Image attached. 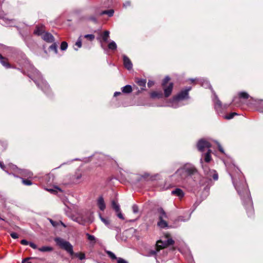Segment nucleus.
<instances>
[{
    "instance_id": "obj_60",
    "label": "nucleus",
    "mask_w": 263,
    "mask_h": 263,
    "mask_svg": "<svg viewBox=\"0 0 263 263\" xmlns=\"http://www.w3.org/2000/svg\"><path fill=\"white\" fill-rule=\"evenodd\" d=\"M46 46L45 45H44L43 46V49H44V50L45 52H46H46H47V51H46Z\"/></svg>"
},
{
    "instance_id": "obj_11",
    "label": "nucleus",
    "mask_w": 263,
    "mask_h": 263,
    "mask_svg": "<svg viewBox=\"0 0 263 263\" xmlns=\"http://www.w3.org/2000/svg\"><path fill=\"white\" fill-rule=\"evenodd\" d=\"M123 60L125 67L128 70L132 69L133 68V64L130 59L126 55H123Z\"/></svg>"
},
{
    "instance_id": "obj_29",
    "label": "nucleus",
    "mask_w": 263,
    "mask_h": 263,
    "mask_svg": "<svg viewBox=\"0 0 263 263\" xmlns=\"http://www.w3.org/2000/svg\"><path fill=\"white\" fill-rule=\"evenodd\" d=\"M39 250L43 252H51L53 250V248L50 246H43L42 247L39 248Z\"/></svg>"
},
{
    "instance_id": "obj_19",
    "label": "nucleus",
    "mask_w": 263,
    "mask_h": 263,
    "mask_svg": "<svg viewBox=\"0 0 263 263\" xmlns=\"http://www.w3.org/2000/svg\"><path fill=\"white\" fill-rule=\"evenodd\" d=\"M200 83L201 84V85L202 87H203L205 88H211V85L210 82L205 79H200Z\"/></svg>"
},
{
    "instance_id": "obj_44",
    "label": "nucleus",
    "mask_w": 263,
    "mask_h": 263,
    "mask_svg": "<svg viewBox=\"0 0 263 263\" xmlns=\"http://www.w3.org/2000/svg\"><path fill=\"white\" fill-rule=\"evenodd\" d=\"M23 183L24 184L26 185H30L32 184V182L28 179H23Z\"/></svg>"
},
{
    "instance_id": "obj_50",
    "label": "nucleus",
    "mask_w": 263,
    "mask_h": 263,
    "mask_svg": "<svg viewBox=\"0 0 263 263\" xmlns=\"http://www.w3.org/2000/svg\"><path fill=\"white\" fill-rule=\"evenodd\" d=\"M130 6V1H126L124 4H123V7L124 8H127L128 7H129Z\"/></svg>"
},
{
    "instance_id": "obj_49",
    "label": "nucleus",
    "mask_w": 263,
    "mask_h": 263,
    "mask_svg": "<svg viewBox=\"0 0 263 263\" xmlns=\"http://www.w3.org/2000/svg\"><path fill=\"white\" fill-rule=\"evenodd\" d=\"M217 146H218L219 151L221 153H224V150H223V148L222 147V146H221V145L220 144V143H219L218 142H217Z\"/></svg>"
},
{
    "instance_id": "obj_28",
    "label": "nucleus",
    "mask_w": 263,
    "mask_h": 263,
    "mask_svg": "<svg viewBox=\"0 0 263 263\" xmlns=\"http://www.w3.org/2000/svg\"><path fill=\"white\" fill-rule=\"evenodd\" d=\"M109 36V31L106 30L101 35L102 39L104 42H107Z\"/></svg>"
},
{
    "instance_id": "obj_23",
    "label": "nucleus",
    "mask_w": 263,
    "mask_h": 263,
    "mask_svg": "<svg viewBox=\"0 0 263 263\" xmlns=\"http://www.w3.org/2000/svg\"><path fill=\"white\" fill-rule=\"evenodd\" d=\"M49 51H53L55 53H58V45L55 42L53 43L48 47Z\"/></svg>"
},
{
    "instance_id": "obj_62",
    "label": "nucleus",
    "mask_w": 263,
    "mask_h": 263,
    "mask_svg": "<svg viewBox=\"0 0 263 263\" xmlns=\"http://www.w3.org/2000/svg\"><path fill=\"white\" fill-rule=\"evenodd\" d=\"M192 212L190 214L187 220L189 219L190 218Z\"/></svg>"
},
{
    "instance_id": "obj_38",
    "label": "nucleus",
    "mask_w": 263,
    "mask_h": 263,
    "mask_svg": "<svg viewBox=\"0 0 263 263\" xmlns=\"http://www.w3.org/2000/svg\"><path fill=\"white\" fill-rule=\"evenodd\" d=\"M74 256L79 258L80 260H83L85 258V255L82 253H77L74 254Z\"/></svg>"
},
{
    "instance_id": "obj_52",
    "label": "nucleus",
    "mask_w": 263,
    "mask_h": 263,
    "mask_svg": "<svg viewBox=\"0 0 263 263\" xmlns=\"http://www.w3.org/2000/svg\"><path fill=\"white\" fill-rule=\"evenodd\" d=\"M29 245L33 249H37V246L33 242H30Z\"/></svg>"
},
{
    "instance_id": "obj_53",
    "label": "nucleus",
    "mask_w": 263,
    "mask_h": 263,
    "mask_svg": "<svg viewBox=\"0 0 263 263\" xmlns=\"http://www.w3.org/2000/svg\"><path fill=\"white\" fill-rule=\"evenodd\" d=\"M95 157H96V158H100V159H102V160H103V158H105V156H104V155H103L102 154H99L96 155L95 156Z\"/></svg>"
},
{
    "instance_id": "obj_31",
    "label": "nucleus",
    "mask_w": 263,
    "mask_h": 263,
    "mask_svg": "<svg viewBox=\"0 0 263 263\" xmlns=\"http://www.w3.org/2000/svg\"><path fill=\"white\" fill-rule=\"evenodd\" d=\"M108 47L110 50H115L117 49V46L115 42L112 41L108 45Z\"/></svg>"
},
{
    "instance_id": "obj_8",
    "label": "nucleus",
    "mask_w": 263,
    "mask_h": 263,
    "mask_svg": "<svg viewBox=\"0 0 263 263\" xmlns=\"http://www.w3.org/2000/svg\"><path fill=\"white\" fill-rule=\"evenodd\" d=\"M182 167L189 177H192L198 174L196 168L192 164L186 163Z\"/></svg>"
},
{
    "instance_id": "obj_32",
    "label": "nucleus",
    "mask_w": 263,
    "mask_h": 263,
    "mask_svg": "<svg viewBox=\"0 0 263 263\" xmlns=\"http://www.w3.org/2000/svg\"><path fill=\"white\" fill-rule=\"evenodd\" d=\"M239 98L247 99L250 97L249 94L245 91L240 92L238 93Z\"/></svg>"
},
{
    "instance_id": "obj_13",
    "label": "nucleus",
    "mask_w": 263,
    "mask_h": 263,
    "mask_svg": "<svg viewBox=\"0 0 263 263\" xmlns=\"http://www.w3.org/2000/svg\"><path fill=\"white\" fill-rule=\"evenodd\" d=\"M42 39L48 43H53L54 41V36L50 33L45 32L42 36Z\"/></svg>"
},
{
    "instance_id": "obj_47",
    "label": "nucleus",
    "mask_w": 263,
    "mask_h": 263,
    "mask_svg": "<svg viewBox=\"0 0 263 263\" xmlns=\"http://www.w3.org/2000/svg\"><path fill=\"white\" fill-rule=\"evenodd\" d=\"M10 236L14 239H16L18 237V235L16 233L12 232L10 233Z\"/></svg>"
},
{
    "instance_id": "obj_26",
    "label": "nucleus",
    "mask_w": 263,
    "mask_h": 263,
    "mask_svg": "<svg viewBox=\"0 0 263 263\" xmlns=\"http://www.w3.org/2000/svg\"><path fill=\"white\" fill-rule=\"evenodd\" d=\"M99 217L101 221L109 228H111V225L110 223V221L107 219L103 217L100 214H99Z\"/></svg>"
},
{
    "instance_id": "obj_33",
    "label": "nucleus",
    "mask_w": 263,
    "mask_h": 263,
    "mask_svg": "<svg viewBox=\"0 0 263 263\" xmlns=\"http://www.w3.org/2000/svg\"><path fill=\"white\" fill-rule=\"evenodd\" d=\"M86 235L87 237L88 240H89L91 243L93 245L96 243V238L93 235H90L89 233H86Z\"/></svg>"
},
{
    "instance_id": "obj_20",
    "label": "nucleus",
    "mask_w": 263,
    "mask_h": 263,
    "mask_svg": "<svg viewBox=\"0 0 263 263\" xmlns=\"http://www.w3.org/2000/svg\"><path fill=\"white\" fill-rule=\"evenodd\" d=\"M151 97L153 99H160L163 97V93L161 91H153L151 93Z\"/></svg>"
},
{
    "instance_id": "obj_43",
    "label": "nucleus",
    "mask_w": 263,
    "mask_h": 263,
    "mask_svg": "<svg viewBox=\"0 0 263 263\" xmlns=\"http://www.w3.org/2000/svg\"><path fill=\"white\" fill-rule=\"evenodd\" d=\"M132 211L134 214H137L139 212V207L137 204H133L132 206Z\"/></svg>"
},
{
    "instance_id": "obj_3",
    "label": "nucleus",
    "mask_w": 263,
    "mask_h": 263,
    "mask_svg": "<svg viewBox=\"0 0 263 263\" xmlns=\"http://www.w3.org/2000/svg\"><path fill=\"white\" fill-rule=\"evenodd\" d=\"M191 87H187L181 90L176 96H174L168 106L177 108L183 105L181 102L190 99L189 92L191 90Z\"/></svg>"
},
{
    "instance_id": "obj_17",
    "label": "nucleus",
    "mask_w": 263,
    "mask_h": 263,
    "mask_svg": "<svg viewBox=\"0 0 263 263\" xmlns=\"http://www.w3.org/2000/svg\"><path fill=\"white\" fill-rule=\"evenodd\" d=\"M172 194L176 195L180 198H182L184 195V193L183 191L179 188H177L175 190L172 191Z\"/></svg>"
},
{
    "instance_id": "obj_5",
    "label": "nucleus",
    "mask_w": 263,
    "mask_h": 263,
    "mask_svg": "<svg viewBox=\"0 0 263 263\" xmlns=\"http://www.w3.org/2000/svg\"><path fill=\"white\" fill-rule=\"evenodd\" d=\"M174 243V241L172 238H164V240L162 239L158 240L156 242V250L150 251L149 254L152 256L155 255L160 250L165 248L170 245H172Z\"/></svg>"
},
{
    "instance_id": "obj_9",
    "label": "nucleus",
    "mask_w": 263,
    "mask_h": 263,
    "mask_svg": "<svg viewBox=\"0 0 263 263\" xmlns=\"http://www.w3.org/2000/svg\"><path fill=\"white\" fill-rule=\"evenodd\" d=\"M198 149L200 152L204 151L205 148L210 149L211 146V144L206 140L201 139L199 140L197 144Z\"/></svg>"
},
{
    "instance_id": "obj_57",
    "label": "nucleus",
    "mask_w": 263,
    "mask_h": 263,
    "mask_svg": "<svg viewBox=\"0 0 263 263\" xmlns=\"http://www.w3.org/2000/svg\"><path fill=\"white\" fill-rule=\"evenodd\" d=\"M0 167L3 170L5 171V165H4L3 163L1 161H0Z\"/></svg>"
},
{
    "instance_id": "obj_39",
    "label": "nucleus",
    "mask_w": 263,
    "mask_h": 263,
    "mask_svg": "<svg viewBox=\"0 0 263 263\" xmlns=\"http://www.w3.org/2000/svg\"><path fill=\"white\" fill-rule=\"evenodd\" d=\"M107 254H108V256L111 259H117L118 258L116 257L115 254L112 253V252L110 251H107L106 252Z\"/></svg>"
},
{
    "instance_id": "obj_37",
    "label": "nucleus",
    "mask_w": 263,
    "mask_h": 263,
    "mask_svg": "<svg viewBox=\"0 0 263 263\" xmlns=\"http://www.w3.org/2000/svg\"><path fill=\"white\" fill-rule=\"evenodd\" d=\"M237 115V114L236 112H231L228 115L224 116L223 118L227 120H230V119L233 118L234 117Z\"/></svg>"
},
{
    "instance_id": "obj_56",
    "label": "nucleus",
    "mask_w": 263,
    "mask_h": 263,
    "mask_svg": "<svg viewBox=\"0 0 263 263\" xmlns=\"http://www.w3.org/2000/svg\"><path fill=\"white\" fill-rule=\"evenodd\" d=\"M50 222L53 227L57 226V222L55 221H54L53 220L50 219Z\"/></svg>"
},
{
    "instance_id": "obj_16",
    "label": "nucleus",
    "mask_w": 263,
    "mask_h": 263,
    "mask_svg": "<svg viewBox=\"0 0 263 263\" xmlns=\"http://www.w3.org/2000/svg\"><path fill=\"white\" fill-rule=\"evenodd\" d=\"M34 34L37 35H42L45 33L44 26H36L35 29L34 30Z\"/></svg>"
},
{
    "instance_id": "obj_22",
    "label": "nucleus",
    "mask_w": 263,
    "mask_h": 263,
    "mask_svg": "<svg viewBox=\"0 0 263 263\" xmlns=\"http://www.w3.org/2000/svg\"><path fill=\"white\" fill-rule=\"evenodd\" d=\"M0 63L7 68L10 67V65L7 62L6 59L0 54Z\"/></svg>"
},
{
    "instance_id": "obj_10",
    "label": "nucleus",
    "mask_w": 263,
    "mask_h": 263,
    "mask_svg": "<svg viewBox=\"0 0 263 263\" xmlns=\"http://www.w3.org/2000/svg\"><path fill=\"white\" fill-rule=\"evenodd\" d=\"M215 95V109L216 110L217 112L220 115L222 114V110L223 109H226L227 107V105H224L223 106L221 101L218 99L217 96L216 95Z\"/></svg>"
},
{
    "instance_id": "obj_63",
    "label": "nucleus",
    "mask_w": 263,
    "mask_h": 263,
    "mask_svg": "<svg viewBox=\"0 0 263 263\" xmlns=\"http://www.w3.org/2000/svg\"><path fill=\"white\" fill-rule=\"evenodd\" d=\"M190 80H191V81L192 82H194V81H195V80H194V79H190Z\"/></svg>"
},
{
    "instance_id": "obj_34",
    "label": "nucleus",
    "mask_w": 263,
    "mask_h": 263,
    "mask_svg": "<svg viewBox=\"0 0 263 263\" xmlns=\"http://www.w3.org/2000/svg\"><path fill=\"white\" fill-rule=\"evenodd\" d=\"M111 206L116 212H118L119 211V210H120L119 204L114 200L112 201L111 202Z\"/></svg>"
},
{
    "instance_id": "obj_35",
    "label": "nucleus",
    "mask_w": 263,
    "mask_h": 263,
    "mask_svg": "<svg viewBox=\"0 0 263 263\" xmlns=\"http://www.w3.org/2000/svg\"><path fill=\"white\" fill-rule=\"evenodd\" d=\"M82 36H80L77 40L75 46H77V48L76 47H74V49L75 50H78V48H80L82 47V39H81Z\"/></svg>"
},
{
    "instance_id": "obj_25",
    "label": "nucleus",
    "mask_w": 263,
    "mask_h": 263,
    "mask_svg": "<svg viewBox=\"0 0 263 263\" xmlns=\"http://www.w3.org/2000/svg\"><path fill=\"white\" fill-rule=\"evenodd\" d=\"M122 91L123 93H129L132 91V87L130 85H127L122 88Z\"/></svg>"
},
{
    "instance_id": "obj_42",
    "label": "nucleus",
    "mask_w": 263,
    "mask_h": 263,
    "mask_svg": "<svg viewBox=\"0 0 263 263\" xmlns=\"http://www.w3.org/2000/svg\"><path fill=\"white\" fill-rule=\"evenodd\" d=\"M170 80V78L169 76H166L164 79H163L162 85L163 87H165L166 85V84L168 83V82Z\"/></svg>"
},
{
    "instance_id": "obj_55",
    "label": "nucleus",
    "mask_w": 263,
    "mask_h": 263,
    "mask_svg": "<svg viewBox=\"0 0 263 263\" xmlns=\"http://www.w3.org/2000/svg\"><path fill=\"white\" fill-rule=\"evenodd\" d=\"M82 177V175L81 174H77L75 176V178L77 180L80 179Z\"/></svg>"
},
{
    "instance_id": "obj_45",
    "label": "nucleus",
    "mask_w": 263,
    "mask_h": 263,
    "mask_svg": "<svg viewBox=\"0 0 263 263\" xmlns=\"http://www.w3.org/2000/svg\"><path fill=\"white\" fill-rule=\"evenodd\" d=\"M116 212L117 213V215L119 218L123 220L124 219V217L123 214H122L121 210H119V211Z\"/></svg>"
},
{
    "instance_id": "obj_30",
    "label": "nucleus",
    "mask_w": 263,
    "mask_h": 263,
    "mask_svg": "<svg viewBox=\"0 0 263 263\" xmlns=\"http://www.w3.org/2000/svg\"><path fill=\"white\" fill-rule=\"evenodd\" d=\"M211 152H212V151L210 149H209L208 152L205 154L204 161L206 163L209 162L211 160Z\"/></svg>"
},
{
    "instance_id": "obj_27",
    "label": "nucleus",
    "mask_w": 263,
    "mask_h": 263,
    "mask_svg": "<svg viewBox=\"0 0 263 263\" xmlns=\"http://www.w3.org/2000/svg\"><path fill=\"white\" fill-rule=\"evenodd\" d=\"M256 104L257 105V109L260 112H263V100H255Z\"/></svg>"
},
{
    "instance_id": "obj_15",
    "label": "nucleus",
    "mask_w": 263,
    "mask_h": 263,
    "mask_svg": "<svg viewBox=\"0 0 263 263\" xmlns=\"http://www.w3.org/2000/svg\"><path fill=\"white\" fill-rule=\"evenodd\" d=\"M97 205L100 210L103 211L105 209L106 205L102 196L99 197L98 199Z\"/></svg>"
},
{
    "instance_id": "obj_59",
    "label": "nucleus",
    "mask_w": 263,
    "mask_h": 263,
    "mask_svg": "<svg viewBox=\"0 0 263 263\" xmlns=\"http://www.w3.org/2000/svg\"><path fill=\"white\" fill-rule=\"evenodd\" d=\"M238 99V98H234V99L233 100V102H234V103L236 104L237 103V100Z\"/></svg>"
},
{
    "instance_id": "obj_21",
    "label": "nucleus",
    "mask_w": 263,
    "mask_h": 263,
    "mask_svg": "<svg viewBox=\"0 0 263 263\" xmlns=\"http://www.w3.org/2000/svg\"><path fill=\"white\" fill-rule=\"evenodd\" d=\"M157 225L161 229L167 228L168 227L167 222L164 219L159 220L157 223Z\"/></svg>"
},
{
    "instance_id": "obj_36",
    "label": "nucleus",
    "mask_w": 263,
    "mask_h": 263,
    "mask_svg": "<svg viewBox=\"0 0 263 263\" xmlns=\"http://www.w3.org/2000/svg\"><path fill=\"white\" fill-rule=\"evenodd\" d=\"M137 83L140 86L145 87L146 83V81L145 79H141L138 80L137 81Z\"/></svg>"
},
{
    "instance_id": "obj_51",
    "label": "nucleus",
    "mask_w": 263,
    "mask_h": 263,
    "mask_svg": "<svg viewBox=\"0 0 263 263\" xmlns=\"http://www.w3.org/2000/svg\"><path fill=\"white\" fill-rule=\"evenodd\" d=\"M30 242H28L26 239H23L21 241V243L23 245H28Z\"/></svg>"
},
{
    "instance_id": "obj_14",
    "label": "nucleus",
    "mask_w": 263,
    "mask_h": 263,
    "mask_svg": "<svg viewBox=\"0 0 263 263\" xmlns=\"http://www.w3.org/2000/svg\"><path fill=\"white\" fill-rule=\"evenodd\" d=\"M12 167H13V168H15L17 170H18V173L21 175H22L24 177H30L32 175V173L28 170L18 169V168L15 165H13Z\"/></svg>"
},
{
    "instance_id": "obj_40",
    "label": "nucleus",
    "mask_w": 263,
    "mask_h": 263,
    "mask_svg": "<svg viewBox=\"0 0 263 263\" xmlns=\"http://www.w3.org/2000/svg\"><path fill=\"white\" fill-rule=\"evenodd\" d=\"M68 44L66 42H62L61 44L60 49L61 50H65L67 48Z\"/></svg>"
},
{
    "instance_id": "obj_64",
    "label": "nucleus",
    "mask_w": 263,
    "mask_h": 263,
    "mask_svg": "<svg viewBox=\"0 0 263 263\" xmlns=\"http://www.w3.org/2000/svg\"><path fill=\"white\" fill-rule=\"evenodd\" d=\"M136 219H135V220H129V221H130V222H134V221H136Z\"/></svg>"
},
{
    "instance_id": "obj_18",
    "label": "nucleus",
    "mask_w": 263,
    "mask_h": 263,
    "mask_svg": "<svg viewBox=\"0 0 263 263\" xmlns=\"http://www.w3.org/2000/svg\"><path fill=\"white\" fill-rule=\"evenodd\" d=\"M158 212L159 214V219L162 220L167 218V215L164 210L162 208L158 209Z\"/></svg>"
},
{
    "instance_id": "obj_41",
    "label": "nucleus",
    "mask_w": 263,
    "mask_h": 263,
    "mask_svg": "<svg viewBox=\"0 0 263 263\" xmlns=\"http://www.w3.org/2000/svg\"><path fill=\"white\" fill-rule=\"evenodd\" d=\"M84 37L88 39V40H89L90 41H92L95 39V35H93L92 34H88L85 35L84 36Z\"/></svg>"
},
{
    "instance_id": "obj_54",
    "label": "nucleus",
    "mask_w": 263,
    "mask_h": 263,
    "mask_svg": "<svg viewBox=\"0 0 263 263\" xmlns=\"http://www.w3.org/2000/svg\"><path fill=\"white\" fill-rule=\"evenodd\" d=\"M154 83L153 81H149L147 83L148 87H152L154 85Z\"/></svg>"
},
{
    "instance_id": "obj_2",
    "label": "nucleus",
    "mask_w": 263,
    "mask_h": 263,
    "mask_svg": "<svg viewBox=\"0 0 263 263\" xmlns=\"http://www.w3.org/2000/svg\"><path fill=\"white\" fill-rule=\"evenodd\" d=\"M32 73L28 76L36 84L38 88H40L47 95H49L50 89L49 85L45 81L40 72L35 68L32 69Z\"/></svg>"
},
{
    "instance_id": "obj_46",
    "label": "nucleus",
    "mask_w": 263,
    "mask_h": 263,
    "mask_svg": "<svg viewBox=\"0 0 263 263\" xmlns=\"http://www.w3.org/2000/svg\"><path fill=\"white\" fill-rule=\"evenodd\" d=\"M117 263H128V262L126 260H125V259H124L122 258L119 257L117 259Z\"/></svg>"
},
{
    "instance_id": "obj_4",
    "label": "nucleus",
    "mask_w": 263,
    "mask_h": 263,
    "mask_svg": "<svg viewBox=\"0 0 263 263\" xmlns=\"http://www.w3.org/2000/svg\"><path fill=\"white\" fill-rule=\"evenodd\" d=\"M57 246L65 250L70 255L74 254L72 245L68 241L61 237H55L54 239Z\"/></svg>"
},
{
    "instance_id": "obj_12",
    "label": "nucleus",
    "mask_w": 263,
    "mask_h": 263,
    "mask_svg": "<svg viewBox=\"0 0 263 263\" xmlns=\"http://www.w3.org/2000/svg\"><path fill=\"white\" fill-rule=\"evenodd\" d=\"M173 88V83H169L167 86L163 87L164 96L166 98L168 97L172 93Z\"/></svg>"
},
{
    "instance_id": "obj_6",
    "label": "nucleus",
    "mask_w": 263,
    "mask_h": 263,
    "mask_svg": "<svg viewBox=\"0 0 263 263\" xmlns=\"http://www.w3.org/2000/svg\"><path fill=\"white\" fill-rule=\"evenodd\" d=\"M177 183H182L186 181L189 178L182 167L178 168L175 173L172 176Z\"/></svg>"
},
{
    "instance_id": "obj_48",
    "label": "nucleus",
    "mask_w": 263,
    "mask_h": 263,
    "mask_svg": "<svg viewBox=\"0 0 263 263\" xmlns=\"http://www.w3.org/2000/svg\"><path fill=\"white\" fill-rule=\"evenodd\" d=\"M32 257H27L24 259H23L22 261V263H25L26 262H27V263H31V262L28 261L30 259H31Z\"/></svg>"
},
{
    "instance_id": "obj_1",
    "label": "nucleus",
    "mask_w": 263,
    "mask_h": 263,
    "mask_svg": "<svg viewBox=\"0 0 263 263\" xmlns=\"http://www.w3.org/2000/svg\"><path fill=\"white\" fill-rule=\"evenodd\" d=\"M229 175L231 177L233 184L240 197L242 203L245 208L249 217L254 214V208L250 192L247 184L240 171L235 166H233V171L226 165Z\"/></svg>"
},
{
    "instance_id": "obj_61",
    "label": "nucleus",
    "mask_w": 263,
    "mask_h": 263,
    "mask_svg": "<svg viewBox=\"0 0 263 263\" xmlns=\"http://www.w3.org/2000/svg\"><path fill=\"white\" fill-rule=\"evenodd\" d=\"M61 224H62V226H63L64 227H66V226L65 225V224H64L63 222H62V221H61Z\"/></svg>"
},
{
    "instance_id": "obj_7",
    "label": "nucleus",
    "mask_w": 263,
    "mask_h": 263,
    "mask_svg": "<svg viewBox=\"0 0 263 263\" xmlns=\"http://www.w3.org/2000/svg\"><path fill=\"white\" fill-rule=\"evenodd\" d=\"M200 162L204 174L206 176V177L210 180H211V178L212 177L215 181L217 180L218 179V175L216 171L214 170L210 169L206 164H203L202 159H200Z\"/></svg>"
},
{
    "instance_id": "obj_24",
    "label": "nucleus",
    "mask_w": 263,
    "mask_h": 263,
    "mask_svg": "<svg viewBox=\"0 0 263 263\" xmlns=\"http://www.w3.org/2000/svg\"><path fill=\"white\" fill-rule=\"evenodd\" d=\"M114 11L113 9H109L107 10H104L100 12V15H102L104 14L107 15L108 16L111 17L113 16Z\"/></svg>"
},
{
    "instance_id": "obj_58",
    "label": "nucleus",
    "mask_w": 263,
    "mask_h": 263,
    "mask_svg": "<svg viewBox=\"0 0 263 263\" xmlns=\"http://www.w3.org/2000/svg\"><path fill=\"white\" fill-rule=\"evenodd\" d=\"M120 94H121V92H119V91H116V92H115L114 93V96H115V97H116V96H117L120 95Z\"/></svg>"
}]
</instances>
